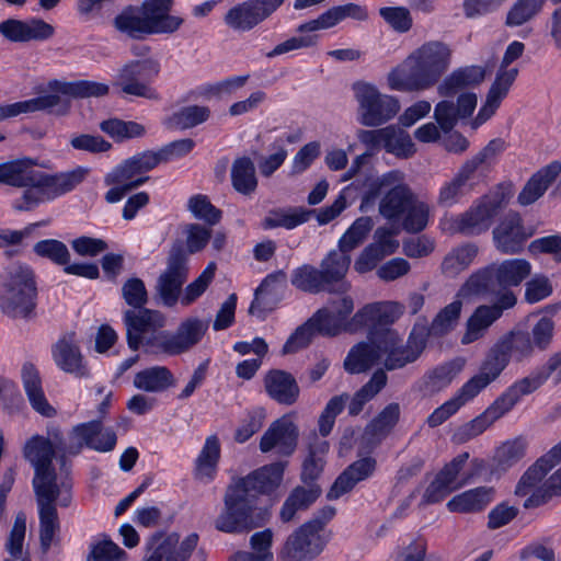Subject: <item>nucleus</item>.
<instances>
[{
  "label": "nucleus",
  "mask_w": 561,
  "mask_h": 561,
  "mask_svg": "<svg viewBox=\"0 0 561 561\" xmlns=\"http://www.w3.org/2000/svg\"><path fill=\"white\" fill-rule=\"evenodd\" d=\"M56 454L51 442L42 435H33L23 446V457L33 466L35 476L33 488L38 505L39 541L43 552H47L60 529L55 501L68 506L70 503V482L65 479L57 481L51 467Z\"/></svg>",
  "instance_id": "obj_1"
},
{
  "label": "nucleus",
  "mask_w": 561,
  "mask_h": 561,
  "mask_svg": "<svg viewBox=\"0 0 561 561\" xmlns=\"http://www.w3.org/2000/svg\"><path fill=\"white\" fill-rule=\"evenodd\" d=\"M88 170L76 168L71 171L49 174L35 169L31 159L0 163V183L24 187L20 198L13 202L16 210H31L41 203L53 201L76 188L87 176Z\"/></svg>",
  "instance_id": "obj_2"
},
{
  "label": "nucleus",
  "mask_w": 561,
  "mask_h": 561,
  "mask_svg": "<svg viewBox=\"0 0 561 561\" xmlns=\"http://www.w3.org/2000/svg\"><path fill=\"white\" fill-rule=\"evenodd\" d=\"M451 50L439 41L426 42L414 49L387 76L388 87L393 91L420 92L437 84L449 68Z\"/></svg>",
  "instance_id": "obj_3"
},
{
  "label": "nucleus",
  "mask_w": 561,
  "mask_h": 561,
  "mask_svg": "<svg viewBox=\"0 0 561 561\" xmlns=\"http://www.w3.org/2000/svg\"><path fill=\"white\" fill-rule=\"evenodd\" d=\"M173 0H145L140 7H128L114 20L115 27L133 38L152 34H173L184 19L171 15Z\"/></svg>",
  "instance_id": "obj_4"
},
{
  "label": "nucleus",
  "mask_w": 561,
  "mask_h": 561,
  "mask_svg": "<svg viewBox=\"0 0 561 561\" xmlns=\"http://www.w3.org/2000/svg\"><path fill=\"white\" fill-rule=\"evenodd\" d=\"M36 286L32 270L15 262L0 275V309L12 318H26L35 308Z\"/></svg>",
  "instance_id": "obj_5"
},
{
  "label": "nucleus",
  "mask_w": 561,
  "mask_h": 561,
  "mask_svg": "<svg viewBox=\"0 0 561 561\" xmlns=\"http://www.w3.org/2000/svg\"><path fill=\"white\" fill-rule=\"evenodd\" d=\"M225 507L215 520L216 529L241 533L264 524L266 512L256 513L254 494L247 493L237 482L225 494Z\"/></svg>",
  "instance_id": "obj_6"
},
{
  "label": "nucleus",
  "mask_w": 561,
  "mask_h": 561,
  "mask_svg": "<svg viewBox=\"0 0 561 561\" xmlns=\"http://www.w3.org/2000/svg\"><path fill=\"white\" fill-rule=\"evenodd\" d=\"M381 195L379 214L389 221H397L403 217L407 208L416 196L405 175L399 170H392L376 180L370 190V196Z\"/></svg>",
  "instance_id": "obj_7"
},
{
  "label": "nucleus",
  "mask_w": 561,
  "mask_h": 561,
  "mask_svg": "<svg viewBox=\"0 0 561 561\" xmlns=\"http://www.w3.org/2000/svg\"><path fill=\"white\" fill-rule=\"evenodd\" d=\"M209 321L197 317L184 319L175 331H160L145 341L152 353L176 356L191 351L204 337Z\"/></svg>",
  "instance_id": "obj_8"
},
{
  "label": "nucleus",
  "mask_w": 561,
  "mask_h": 561,
  "mask_svg": "<svg viewBox=\"0 0 561 561\" xmlns=\"http://www.w3.org/2000/svg\"><path fill=\"white\" fill-rule=\"evenodd\" d=\"M353 91L358 105L357 121L363 126H380L393 118L400 110L396 98L381 93L371 83L356 82Z\"/></svg>",
  "instance_id": "obj_9"
},
{
  "label": "nucleus",
  "mask_w": 561,
  "mask_h": 561,
  "mask_svg": "<svg viewBox=\"0 0 561 561\" xmlns=\"http://www.w3.org/2000/svg\"><path fill=\"white\" fill-rule=\"evenodd\" d=\"M425 343L426 339L423 329L417 332L416 328H414L405 344L398 332L385 330L379 335L380 363L389 371L401 369L420 357Z\"/></svg>",
  "instance_id": "obj_10"
},
{
  "label": "nucleus",
  "mask_w": 561,
  "mask_h": 561,
  "mask_svg": "<svg viewBox=\"0 0 561 561\" xmlns=\"http://www.w3.org/2000/svg\"><path fill=\"white\" fill-rule=\"evenodd\" d=\"M188 257L180 247H173L168 255L164 270L157 278L154 290L160 302L174 307L181 301L182 288L188 277Z\"/></svg>",
  "instance_id": "obj_11"
},
{
  "label": "nucleus",
  "mask_w": 561,
  "mask_h": 561,
  "mask_svg": "<svg viewBox=\"0 0 561 561\" xmlns=\"http://www.w3.org/2000/svg\"><path fill=\"white\" fill-rule=\"evenodd\" d=\"M324 546L321 523L306 522L287 537L279 558L283 561H312L322 552Z\"/></svg>",
  "instance_id": "obj_12"
},
{
  "label": "nucleus",
  "mask_w": 561,
  "mask_h": 561,
  "mask_svg": "<svg viewBox=\"0 0 561 561\" xmlns=\"http://www.w3.org/2000/svg\"><path fill=\"white\" fill-rule=\"evenodd\" d=\"M149 71L157 75L158 65L151 60H129L117 69L113 85L126 95L157 99L158 94L150 85Z\"/></svg>",
  "instance_id": "obj_13"
},
{
  "label": "nucleus",
  "mask_w": 561,
  "mask_h": 561,
  "mask_svg": "<svg viewBox=\"0 0 561 561\" xmlns=\"http://www.w3.org/2000/svg\"><path fill=\"white\" fill-rule=\"evenodd\" d=\"M516 301L517 298L513 291H503L494 304L477 307L467 320L461 343L468 345L482 339L489 328L502 317L505 310L513 308Z\"/></svg>",
  "instance_id": "obj_14"
},
{
  "label": "nucleus",
  "mask_w": 561,
  "mask_h": 561,
  "mask_svg": "<svg viewBox=\"0 0 561 561\" xmlns=\"http://www.w3.org/2000/svg\"><path fill=\"white\" fill-rule=\"evenodd\" d=\"M501 207L502 201L499 196H484L466 213L451 218L449 229L467 236L479 234L490 228Z\"/></svg>",
  "instance_id": "obj_15"
},
{
  "label": "nucleus",
  "mask_w": 561,
  "mask_h": 561,
  "mask_svg": "<svg viewBox=\"0 0 561 561\" xmlns=\"http://www.w3.org/2000/svg\"><path fill=\"white\" fill-rule=\"evenodd\" d=\"M197 543L196 534H190L182 541L176 533L156 534L148 542L149 556L145 561H187Z\"/></svg>",
  "instance_id": "obj_16"
},
{
  "label": "nucleus",
  "mask_w": 561,
  "mask_h": 561,
  "mask_svg": "<svg viewBox=\"0 0 561 561\" xmlns=\"http://www.w3.org/2000/svg\"><path fill=\"white\" fill-rule=\"evenodd\" d=\"M523 397L516 383L511 385L482 414L462 427L465 439L482 434L496 420L508 413Z\"/></svg>",
  "instance_id": "obj_17"
},
{
  "label": "nucleus",
  "mask_w": 561,
  "mask_h": 561,
  "mask_svg": "<svg viewBox=\"0 0 561 561\" xmlns=\"http://www.w3.org/2000/svg\"><path fill=\"white\" fill-rule=\"evenodd\" d=\"M102 426L101 419L92 420L90 422L80 423L72 427L68 434V455H78L83 447H88L99 453H107L115 448L117 437L110 433H105L104 440L101 443L96 440Z\"/></svg>",
  "instance_id": "obj_18"
},
{
  "label": "nucleus",
  "mask_w": 561,
  "mask_h": 561,
  "mask_svg": "<svg viewBox=\"0 0 561 561\" xmlns=\"http://www.w3.org/2000/svg\"><path fill=\"white\" fill-rule=\"evenodd\" d=\"M534 231L523 225L518 213H507L493 230V240L499 251L505 254L518 253Z\"/></svg>",
  "instance_id": "obj_19"
},
{
  "label": "nucleus",
  "mask_w": 561,
  "mask_h": 561,
  "mask_svg": "<svg viewBox=\"0 0 561 561\" xmlns=\"http://www.w3.org/2000/svg\"><path fill=\"white\" fill-rule=\"evenodd\" d=\"M369 12L366 5L348 2L335 5L321 13L317 19L307 21L297 26V33H314L334 27L342 21L351 19L357 22L367 21Z\"/></svg>",
  "instance_id": "obj_20"
},
{
  "label": "nucleus",
  "mask_w": 561,
  "mask_h": 561,
  "mask_svg": "<svg viewBox=\"0 0 561 561\" xmlns=\"http://www.w3.org/2000/svg\"><path fill=\"white\" fill-rule=\"evenodd\" d=\"M503 150V142L499 139L491 140L479 153L467 160L455 174L469 192L484 179L496 154Z\"/></svg>",
  "instance_id": "obj_21"
},
{
  "label": "nucleus",
  "mask_w": 561,
  "mask_h": 561,
  "mask_svg": "<svg viewBox=\"0 0 561 561\" xmlns=\"http://www.w3.org/2000/svg\"><path fill=\"white\" fill-rule=\"evenodd\" d=\"M508 363L505 353L501 351L497 344H494L481 362L479 373L461 387L463 392L472 399L476 398L483 389L499 378Z\"/></svg>",
  "instance_id": "obj_22"
},
{
  "label": "nucleus",
  "mask_w": 561,
  "mask_h": 561,
  "mask_svg": "<svg viewBox=\"0 0 561 561\" xmlns=\"http://www.w3.org/2000/svg\"><path fill=\"white\" fill-rule=\"evenodd\" d=\"M124 313L128 346L136 351L144 342V334L165 325V317L158 310L138 308Z\"/></svg>",
  "instance_id": "obj_23"
},
{
  "label": "nucleus",
  "mask_w": 561,
  "mask_h": 561,
  "mask_svg": "<svg viewBox=\"0 0 561 561\" xmlns=\"http://www.w3.org/2000/svg\"><path fill=\"white\" fill-rule=\"evenodd\" d=\"M51 355L56 366L64 373L71 374L78 378L89 376V369L73 333L61 336L53 345Z\"/></svg>",
  "instance_id": "obj_24"
},
{
  "label": "nucleus",
  "mask_w": 561,
  "mask_h": 561,
  "mask_svg": "<svg viewBox=\"0 0 561 561\" xmlns=\"http://www.w3.org/2000/svg\"><path fill=\"white\" fill-rule=\"evenodd\" d=\"M298 430L294 422L283 416L271 424L260 442V449L267 453L276 449L278 454L288 456L297 446Z\"/></svg>",
  "instance_id": "obj_25"
},
{
  "label": "nucleus",
  "mask_w": 561,
  "mask_h": 561,
  "mask_svg": "<svg viewBox=\"0 0 561 561\" xmlns=\"http://www.w3.org/2000/svg\"><path fill=\"white\" fill-rule=\"evenodd\" d=\"M0 33L11 42L22 43L49 39L55 28L41 19L28 21L9 19L0 23Z\"/></svg>",
  "instance_id": "obj_26"
},
{
  "label": "nucleus",
  "mask_w": 561,
  "mask_h": 561,
  "mask_svg": "<svg viewBox=\"0 0 561 561\" xmlns=\"http://www.w3.org/2000/svg\"><path fill=\"white\" fill-rule=\"evenodd\" d=\"M476 106L477 95L474 93H461L457 103L449 100L438 102L434 110V117L440 129L448 133L457 125L459 119L470 116Z\"/></svg>",
  "instance_id": "obj_27"
},
{
  "label": "nucleus",
  "mask_w": 561,
  "mask_h": 561,
  "mask_svg": "<svg viewBox=\"0 0 561 561\" xmlns=\"http://www.w3.org/2000/svg\"><path fill=\"white\" fill-rule=\"evenodd\" d=\"M147 180L148 176L138 175L126 159L105 175L104 183L113 186L106 192L105 201L111 204L117 203L128 192L139 187Z\"/></svg>",
  "instance_id": "obj_28"
},
{
  "label": "nucleus",
  "mask_w": 561,
  "mask_h": 561,
  "mask_svg": "<svg viewBox=\"0 0 561 561\" xmlns=\"http://www.w3.org/2000/svg\"><path fill=\"white\" fill-rule=\"evenodd\" d=\"M517 75L518 69L516 67L510 69L499 68L495 80L488 92L485 103L473 121L474 127L485 123L495 113L502 100L507 95Z\"/></svg>",
  "instance_id": "obj_29"
},
{
  "label": "nucleus",
  "mask_w": 561,
  "mask_h": 561,
  "mask_svg": "<svg viewBox=\"0 0 561 561\" xmlns=\"http://www.w3.org/2000/svg\"><path fill=\"white\" fill-rule=\"evenodd\" d=\"M560 461L561 454L559 448L554 446L522 476L516 485L515 494L518 496L533 495L537 489L545 485L543 478Z\"/></svg>",
  "instance_id": "obj_30"
},
{
  "label": "nucleus",
  "mask_w": 561,
  "mask_h": 561,
  "mask_svg": "<svg viewBox=\"0 0 561 561\" xmlns=\"http://www.w3.org/2000/svg\"><path fill=\"white\" fill-rule=\"evenodd\" d=\"M285 462H275L264 466L237 483L245 490L247 493L257 494L271 493L277 489L283 480Z\"/></svg>",
  "instance_id": "obj_31"
},
{
  "label": "nucleus",
  "mask_w": 561,
  "mask_h": 561,
  "mask_svg": "<svg viewBox=\"0 0 561 561\" xmlns=\"http://www.w3.org/2000/svg\"><path fill=\"white\" fill-rule=\"evenodd\" d=\"M376 468V461L371 457L362 458L350 465L334 481L327 496L329 500H336L360 481L369 478Z\"/></svg>",
  "instance_id": "obj_32"
},
{
  "label": "nucleus",
  "mask_w": 561,
  "mask_h": 561,
  "mask_svg": "<svg viewBox=\"0 0 561 561\" xmlns=\"http://www.w3.org/2000/svg\"><path fill=\"white\" fill-rule=\"evenodd\" d=\"M351 255L340 250L331 251L321 262L320 271L323 273L328 290L346 293L351 284L345 280L350 268Z\"/></svg>",
  "instance_id": "obj_33"
},
{
  "label": "nucleus",
  "mask_w": 561,
  "mask_h": 561,
  "mask_svg": "<svg viewBox=\"0 0 561 561\" xmlns=\"http://www.w3.org/2000/svg\"><path fill=\"white\" fill-rule=\"evenodd\" d=\"M495 499L493 486H478L450 499L446 506L449 512L474 514L484 511Z\"/></svg>",
  "instance_id": "obj_34"
},
{
  "label": "nucleus",
  "mask_w": 561,
  "mask_h": 561,
  "mask_svg": "<svg viewBox=\"0 0 561 561\" xmlns=\"http://www.w3.org/2000/svg\"><path fill=\"white\" fill-rule=\"evenodd\" d=\"M485 78V69L481 66H467L454 70L438 85L440 96H454L465 89L479 85Z\"/></svg>",
  "instance_id": "obj_35"
},
{
  "label": "nucleus",
  "mask_w": 561,
  "mask_h": 561,
  "mask_svg": "<svg viewBox=\"0 0 561 561\" xmlns=\"http://www.w3.org/2000/svg\"><path fill=\"white\" fill-rule=\"evenodd\" d=\"M381 360L379 335L370 343L360 342L354 345L344 359V369L350 374H362Z\"/></svg>",
  "instance_id": "obj_36"
},
{
  "label": "nucleus",
  "mask_w": 561,
  "mask_h": 561,
  "mask_svg": "<svg viewBox=\"0 0 561 561\" xmlns=\"http://www.w3.org/2000/svg\"><path fill=\"white\" fill-rule=\"evenodd\" d=\"M265 389L268 396L282 404H293L299 396L295 378L284 370H271L265 376Z\"/></svg>",
  "instance_id": "obj_37"
},
{
  "label": "nucleus",
  "mask_w": 561,
  "mask_h": 561,
  "mask_svg": "<svg viewBox=\"0 0 561 561\" xmlns=\"http://www.w3.org/2000/svg\"><path fill=\"white\" fill-rule=\"evenodd\" d=\"M500 291H510L508 288L518 286L531 272V265L524 259H510L501 263H492Z\"/></svg>",
  "instance_id": "obj_38"
},
{
  "label": "nucleus",
  "mask_w": 561,
  "mask_h": 561,
  "mask_svg": "<svg viewBox=\"0 0 561 561\" xmlns=\"http://www.w3.org/2000/svg\"><path fill=\"white\" fill-rule=\"evenodd\" d=\"M287 285V275L283 271L268 274L255 290V297L250 306L252 314L259 313L270 304L276 302Z\"/></svg>",
  "instance_id": "obj_39"
},
{
  "label": "nucleus",
  "mask_w": 561,
  "mask_h": 561,
  "mask_svg": "<svg viewBox=\"0 0 561 561\" xmlns=\"http://www.w3.org/2000/svg\"><path fill=\"white\" fill-rule=\"evenodd\" d=\"M559 175L558 164H548L537 171L524 185L517 196V202L522 206H528L537 202L548 190L551 183Z\"/></svg>",
  "instance_id": "obj_40"
},
{
  "label": "nucleus",
  "mask_w": 561,
  "mask_h": 561,
  "mask_svg": "<svg viewBox=\"0 0 561 561\" xmlns=\"http://www.w3.org/2000/svg\"><path fill=\"white\" fill-rule=\"evenodd\" d=\"M220 458V443L217 436H208L199 451L194 468V477L203 483L213 481Z\"/></svg>",
  "instance_id": "obj_41"
},
{
  "label": "nucleus",
  "mask_w": 561,
  "mask_h": 561,
  "mask_svg": "<svg viewBox=\"0 0 561 561\" xmlns=\"http://www.w3.org/2000/svg\"><path fill=\"white\" fill-rule=\"evenodd\" d=\"M492 264L472 273L458 291L459 297L470 296H496L501 295Z\"/></svg>",
  "instance_id": "obj_42"
},
{
  "label": "nucleus",
  "mask_w": 561,
  "mask_h": 561,
  "mask_svg": "<svg viewBox=\"0 0 561 561\" xmlns=\"http://www.w3.org/2000/svg\"><path fill=\"white\" fill-rule=\"evenodd\" d=\"M135 388L150 393H160L175 385L172 371L165 366H152L138 371L133 380Z\"/></svg>",
  "instance_id": "obj_43"
},
{
  "label": "nucleus",
  "mask_w": 561,
  "mask_h": 561,
  "mask_svg": "<svg viewBox=\"0 0 561 561\" xmlns=\"http://www.w3.org/2000/svg\"><path fill=\"white\" fill-rule=\"evenodd\" d=\"M479 253L474 243H463L453 248L443 259L440 272L445 277L455 278L469 268Z\"/></svg>",
  "instance_id": "obj_44"
},
{
  "label": "nucleus",
  "mask_w": 561,
  "mask_h": 561,
  "mask_svg": "<svg viewBox=\"0 0 561 561\" xmlns=\"http://www.w3.org/2000/svg\"><path fill=\"white\" fill-rule=\"evenodd\" d=\"M22 380L24 390L33 409L44 416H51L55 413V410L49 405L45 398L42 388V380L34 365H23Z\"/></svg>",
  "instance_id": "obj_45"
},
{
  "label": "nucleus",
  "mask_w": 561,
  "mask_h": 561,
  "mask_svg": "<svg viewBox=\"0 0 561 561\" xmlns=\"http://www.w3.org/2000/svg\"><path fill=\"white\" fill-rule=\"evenodd\" d=\"M551 375H554L558 382L561 381V352L553 354L545 366L516 380L515 383L523 396H528L543 385Z\"/></svg>",
  "instance_id": "obj_46"
},
{
  "label": "nucleus",
  "mask_w": 561,
  "mask_h": 561,
  "mask_svg": "<svg viewBox=\"0 0 561 561\" xmlns=\"http://www.w3.org/2000/svg\"><path fill=\"white\" fill-rule=\"evenodd\" d=\"M48 87L50 90L61 93V95L76 99L100 98L106 95L110 91L106 83L91 80H78L72 82L54 80L48 83Z\"/></svg>",
  "instance_id": "obj_47"
},
{
  "label": "nucleus",
  "mask_w": 561,
  "mask_h": 561,
  "mask_svg": "<svg viewBox=\"0 0 561 561\" xmlns=\"http://www.w3.org/2000/svg\"><path fill=\"white\" fill-rule=\"evenodd\" d=\"M320 493V488L314 483L295 488L280 510L282 522H291L296 513L308 508L319 497Z\"/></svg>",
  "instance_id": "obj_48"
},
{
  "label": "nucleus",
  "mask_w": 561,
  "mask_h": 561,
  "mask_svg": "<svg viewBox=\"0 0 561 561\" xmlns=\"http://www.w3.org/2000/svg\"><path fill=\"white\" fill-rule=\"evenodd\" d=\"M312 213L302 207L272 209L264 218L262 226L264 229L285 228L290 230L307 222Z\"/></svg>",
  "instance_id": "obj_49"
},
{
  "label": "nucleus",
  "mask_w": 561,
  "mask_h": 561,
  "mask_svg": "<svg viewBox=\"0 0 561 561\" xmlns=\"http://www.w3.org/2000/svg\"><path fill=\"white\" fill-rule=\"evenodd\" d=\"M231 182L233 188L243 194H252L257 186L255 168L252 160L248 157H241L233 161L231 167Z\"/></svg>",
  "instance_id": "obj_50"
},
{
  "label": "nucleus",
  "mask_w": 561,
  "mask_h": 561,
  "mask_svg": "<svg viewBox=\"0 0 561 561\" xmlns=\"http://www.w3.org/2000/svg\"><path fill=\"white\" fill-rule=\"evenodd\" d=\"M469 459V453H461L446 463L443 469L436 474L445 484L457 491L469 483L474 473H461L465 465Z\"/></svg>",
  "instance_id": "obj_51"
},
{
  "label": "nucleus",
  "mask_w": 561,
  "mask_h": 561,
  "mask_svg": "<svg viewBox=\"0 0 561 561\" xmlns=\"http://www.w3.org/2000/svg\"><path fill=\"white\" fill-rule=\"evenodd\" d=\"M310 319L318 333L324 336H336L342 332H355L352 318L350 321H342V318H339L328 308L318 310Z\"/></svg>",
  "instance_id": "obj_52"
},
{
  "label": "nucleus",
  "mask_w": 561,
  "mask_h": 561,
  "mask_svg": "<svg viewBox=\"0 0 561 561\" xmlns=\"http://www.w3.org/2000/svg\"><path fill=\"white\" fill-rule=\"evenodd\" d=\"M209 116L210 110L207 106H184L167 119V126L172 129L184 130L203 124Z\"/></svg>",
  "instance_id": "obj_53"
},
{
  "label": "nucleus",
  "mask_w": 561,
  "mask_h": 561,
  "mask_svg": "<svg viewBox=\"0 0 561 561\" xmlns=\"http://www.w3.org/2000/svg\"><path fill=\"white\" fill-rule=\"evenodd\" d=\"M291 284L296 288L311 294L328 290L323 273L309 264H305L293 271Z\"/></svg>",
  "instance_id": "obj_54"
},
{
  "label": "nucleus",
  "mask_w": 561,
  "mask_h": 561,
  "mask_svg": "<svg viewBox=\"0 0 561 561\" xmlns=\"http://www.w3.org/2000/svg\"><path fill=\"white\" fill-rule=\"evenodd\" d=\"M400 408L397 403L388 404L366 427L365 436L369 440L380 442L397 424Z\"/></svg>",
  "instance_id": "obj_55"
},
{
  "label": "nucleus",
  "mask_w": 561,
  "mask_h": 561,
  "mask_svg": "<svg viewBox=\"0 0 561 561\" xmlns=\"http://www.w3.org/2000/svg\"><path fill=\"white\" fill-rule=\"evenodd\" d=\"M224 21L230 28L238 32H249L261 23L248 0L228 10Z\"/></svg>",
  "instance_id": "obj_56"
},
{
  "label": "nucleus",
  "mask_w": 561,
  "mask_h": 561,
  "mask_svg": "<svg viewBox=\"0 0 561 561\" xmlns=\"http://www.w3.org/2000/svg\"><path fill=\"white\" fill-rule=\"evenodd\" d=\"M374 227V220L368 217L357 218L339 240V250L350 254L359 247Z\"/></svg>",
  "instance_id": "obj_57"
},
{
  "label": "nucleus",
  "mask_w": 561,
  "mask_h": 561,
  "mask_svg": "<svg viewBox=\"0 0 561 561\" xmlns=\"http://www.w3.org/2000/svg\"><path fill=\"white\" fill-rule=\"evenodd\" d=\"M496 344L505 353L508 360L514 357L517 362L530 357L536 347L526 333H512L501 339Z\"/></svg>",
  "instance_id": "obj_58"
},
{
  "label": "nucleus",
  "mask_w": 561,
  "mask_h": 561,
  "mask_svg": "<svg viewBox=\"0 0 561 561\" xmlns=\"http://www.w3.org/2000/svg\"><path fill=\"white\" fill-rule=\"evenodd\" d=\"M461 309L462 302L459 299L443 308L432 321L428 328V335L443 336L453 331L458 323Z\"/></svg>",
  "instance_id": "obj_59"
},
{
  "label": "nucleus",
  "mask_w": 561,
  "mask_h": 561,
  "mask_svg": "<svg viewBox=\"0 0 561 561\" xmlns=\"http://www.w3.org/2000/svg\"><path fill=\"white\" fill-rule=\"evenodd\" d=\"M386 131H389L383 141V148L387 152L403 159L415 153V145L408 133L394 126H387Z\"/></svg>",
  "instance_id": "obj_60"
},
{
  "label": "nucleus",
  "mask_w": 561,
  "mask_h": 561,
  "mask_svg": "<svg viewBox=\"0 0 561 561\" xmlns=\"http://www.w3.org/2000/svg\"><path fill=\"white\" fill-rule=\"evenodd\" d=\"M401 219L402 227L405 231L413 233L420 232L425 229L428 224L430 207L425 202L415 196Z\"/></svg>",
  "instance_id": "obj_61"
},
{
  "label": "nucleus",
  "mask_w": 561,
  "mask_h": 561,
  "mask_svg": "<svg viewBox=\"0 0 561 561\" xmlns=\"http://www.w3.org/2000/svg\"><path fill=\"white\" fill-rule=\"evenodd\" d=\"M33 251L36 255L47 259L56 265H66L70 262V252L67 245L56 239H45L36 242Z\"/></svg>",
  "instance_id": "obj_62"
},
{
  "label": "nucleus",
  "mask_w": 561,
  "mask_h": 561,
  "mask_svg": "<svg viewBox=\"0 0 561 561\" xmlns=\"http://www.w3.org/2000/svg\"><path fill=\"white\" fill-rule=\"evenodd\" d=\"M100 128L116 140L140 137L145 134V127L136 122H124L117 118L103 121Z\"/></svg>",
  "instance_id": "obj_63"
},
{
  "label": "nucleus",
  "mask_w": 561,
  "mask_h": 561,
  "mask_svg": "<svg viewBox=\"0 0 561 561\" xmlns=\"http://www.w3.org/2000/svg\"><path fill=\"white\" fill-rule=\"evenodd\" d=\"M216 268V263L210 262L201 275L185 287L181 297L183 306H190L206 291L215 277Z\"/></svg>",
  "instance_id": "obj_64"
}]
</instances>
